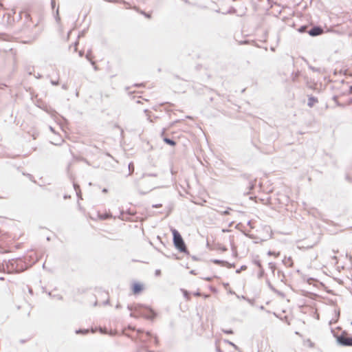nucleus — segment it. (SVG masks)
<instances>
[{
    "label": "nucleus",
    "mask_w": 352,
    "mask_h": 352,
    "mask_svg": "<svg viewBox=\"0 0 352 352\" xmlns=\"http://www.w3.org/2000/svg\"><path fill=\"white\" fill-rule=\"evenodd\" d=\"M30 268L24 257L9 259L6 262L7 272L9 273H21Z\"/></svg>",
    "instance_id": "2"
},
{
    "label": "nucleus",
    "mask_w": 352,
    "mask_h": 352,
    "mask_svg": "<svg viewBox=\"0 0 352 352\" xmlns=\"http://www.w3.org/2000/svg\"><path fill=\"white\" fill-rule=\"evenodd\" d=\"M126 329H128V330H130V331H136L138 335H140L141 333H145L146 336L148 338H152L153 337V334L151 333V331H145L142 329H136L135 327H133V326H132L131 324H129L126 328H124L123 331H124V330H126Z\"/></svg>",
    "instance_id": "8"
},
{
    "label": "nucleus",
    "mask_w": 352,
    "mask_h": 352,
    "mask_svg": "<svg viewBox=\"0 0 352 352\" xmlns=\"http://www.w3.org/2000/svg\"><path fill=\"white\" fill-rule=\"evenodd\" d=\"M247 268H248V267L246 265H243L241 266L240 268H239L236 270V273L239 274L241 271L245 270Z\"/></svg>",
    "instance_id": "35"
},
{
    "label": "nucleus",
    "mask_w": 352,
    "mask_h": 352,
    "mask_svg": "<svg viewBox=\"0 0 352 352\" xmlns=\"http://www.w3.org/2000/svg\"><path fill=\"white\" fill-rule=\"evenodd\" d=\"M335 313H336V316L337 318V320H338L339 318H340V309H338V310L336 309L335 310Z\"/></svg>",
    "instance_id": "50"
},
{
    "label": "nucleus",
    "mask_w": 352,
    "mask_h": 352,
    "mask_svg": "<svg viewBox=\"0 0 352 352\" xmlns=\"http://www.w3.org/2000/svg\"><path fill=\"white\" fill-rule=\"evenodd\" d=\"M129 170L130 172V174H131L134 171V165L133 162H130L128 165Z\"/></svg>",
    "instance_id": "37"
},
{
    "label": "nucleus",
    "mask_w": 352,
    "mask_h": 352,
    "mask_svg": "<svg viewBox=\"0 0 352 352\" xmlns=\"http://www.w3.org/2000/svg\"><path fill=\"white\" fill-rule=\"evenodd\" d=\"M204 280H206L207 281H211L212 280V277H206L203 278Z\"/></svg>",
    "instance_id": "59"
},
{
    "label": "nucleus",
    "mask_w": 352,
    "mask_h": 352,
    "mask_svg": "<svg viewBox=\"0 0 352 352\" xmlns=\"http://www.w3.org/2000/svg\"><path fill=\"white\" fill-rule=\"evenodd\" d=\"M73 186H74V188L76 192V195L78 197V199H82L81 197V191H80V186L75 183V182H73Z\"/></svg>",
    "instance_id": "13"
},
{
    "label": "nucleus",
    "mask_w": 352,
    "mask_h": 352,
    "mask_svg": "<svg viewBox=\"0 0 352 352\" xmlns=\"http://www.w3.org/2000/svg\"><path fill=\"white\" fill-rule=\"evenodd\" d=\"M222 331L226 333V334H229V335H231V334H233L234 333V331L232 329H222Z\"/></svg>",
    "instance_id": "39"
},
{
    "label": "nucleus",
    "mask_w": 352,
    "mask_h": 352,
    "mask_svg": "<svg viewBox=\"0 0 352 352\" xmlns=\"http://www.w3.org/2000/svg\"><path fill=\"white\" fill-rule=\"evenodd\" d=\"M153 338H154V343H155V344L157 345V346L159 345L160 341H159V339H158L157 336H155L153 337Z\"/></svg>",
    "instance_id": "48"
},
{
    "label": "nucleus",
    "mask_w": 352,
    "mask_h": 352,
    "mask_svg": "<svg viewBox=\"0 0 352 352\" xmlns=\"http://www.w3.org/2000/svg\"><path fill=\"white\" fill-rule=\"evenodd\" d=\"M194 296H201V293L199 292V291H197L196 292H195L194 294Z\"/></svg>",
    "instance_id": "58"
},
{
    "label": "nucleus",
    "mask_w": 352,
    "mask_h": 352,
    "mask_svg": "<svg viewBox=\"0 0 352 352\" xmlns=\"http://www.w3.org/2000/svg\"><path fill=\"white\" fill-rule=\"evenodd\" d=\"M333 336L336 338L337 343L342 346H352V336L348 333L346 331H343L340 335H337L331 330Z\"/></svg>",
    "instance_id": "5"
},
{
    "label": "nucleus",
    "mask_w": 352,
    "mask_h": 352,
    "mask_svg": "<svg viewBox=\"0 0 352 352\" xmlns=\"http://www.w3.org/2000/svg\"><path fill=\"white\" fill-rule=\"evenodd\" d=\"M100 332L102 334H109L111 336H115L118 335V332L116 331H111L110 332H107V329H102V328L100 329Z\"/></svg>",
    "instance_id": "17"
},
{
    "label": "nucleus",
    "mask_w": 352,
    "mask_h": 352,
    "mask_svg": "<svg viewBox=\"0 0 352 352\" xmlns=\"http://www.w3.org/2000/svg\"><path fill=\"white\" fill-rule=\"evenodd\" d=\"M166 129L165 128H163L162 130V132L160 133V136L161 138L163 139V137H166V135H165V132H166Z\"/></svg>",
    "instance_id": "49"
},
{
    "label": "nucleus",
    "mask_w": 352,
    "mask_h": 352,
    "mask_svg": "<svg viewBox=\"0 0 352 352\" xmlns=\"http://www.w3.org/2000/svg\"><path fill=\"white\" fill-rule=\"evenodd\" d=\"M267 254L271 256V255H274L275 256H278L280 255V252H275L274 251H271V250H269L268 252H267Z\"/></svg>",
    "instance_id": "40"
},
{
    "label": "nucleus",
    "mask_w": 352,
    "mask_h": 352,
    "mask_svg": "<svg viewBox=\"0 0 352 352\" xmlns=\"http://www.w3.org/2000/svg\"><path fill=\"white\" fill-rule=\"evenodd\" d=\"M162 206V204H153L152 205V208H160Z\"/></svg>",
    "instance_id": "51"
},
{
    "label": "nucleus",
    "mask_w": 352,
    "mask_h": 352,
    "mask_svg": "<svg viewBox=\"0 0 352 352\" xmlns=\"http://www.w3.org/2000/svg\"><path fill=\"white\" fill-rule=\"evenodd\" d=\"M146 176L148 177H157V175L156 173H144L142 177H144Z\"/></svg>",
    "instance_id": "42"
},
{
    "label": "nucleus",
    "mask_w": 352,
    "mask_h": 352,
    "mask_svg": "<svg viewBox=\"0 0 352 352\" xmlns=\"http://www.w3.org/2000/svg\"><path fill=\"white\" fill-rule=\"evenodd\" d=\"M76 334H87L88 332H89V329H78L77 330H76Z\"/></svg>",
    "instance_id": "25"
},
{
    "label": "nucleus",
    "mask_w": 352,
    "mask_h": 352,
    "mask_svg": "<svg viewBox=\"0 0 352 352\" xmlns=\"http://www.w3.org/2000/svg\"><path fill=\"white\" fill-rule=\"evenodd\" d=\"M102 192H104V193H107L108 192V189L106 188H104L102 190Z\"/></svg>",
    "instance_id": "64"
},
{
    "label": "nucleus",
    "mask_w": 352,
    "mask_h": 352,
    "mask_svg": "<svg viewBox=\"0 0 352 352\" xmlns=\"http://www.w3.org/2000/svg\"><path fill=\"white\" fill-rule=\"evenodd\" d=\"M11 36L6 33H0V40L10 41Z\"/></svg>",
    "instance_id": "23"
},
{
    "label": "nucleus",
    "mask_w": 352,
    "mask_h": 352,
    "mask_svg": "<svg viewBox=\"0 0 352 352\" xmlns=\"http://www.w3.org/2000/svg\"><path fill=\"white\" fill-rule=\"evenodd\" d=\"M109 302H110L109 300V299H107V300H106L105 301H104V302H102V304H103L104 305H106L109 304Z\"/></svg>",
    "instance_id": "61"
},
{
    "label": "nucleus",
    "mask_w": 352,
    "mask_h": 352,
    "mask_svg": "<svg viewBox=\"0 0 352 352\" xmlns=\"http://www.w3.org/2000/svg\"><path fill=\"white\" fill-rule=\"evenodd\" d=\"M104 1H107V2H109V3H122L124 5H128L129 4L124 0H104Z\"/></svg>",
    "instance_id": "21"
},
{
    "label": "nucleus",
    "mask_w": 352,
    "mask_h": 352,
    "mask_svg": "<svg viewBox=\"0 0 352 352\" xmlns=\"http://www.w3.org/2000/svg\"><path fill=\"white\" fill-rule=\"evenodd\" d=\"M236 13V9L232 6H231L227 11L223 12V14H234Z\"/></svg>",
    "instance_id": "18"
},
{
    "label": "nucleus",
    "mask_w": 352,
    "mask_h": 352,
    "mask_svg": "<svg viewBox=\"0 0 352 352\" xmlns=\"http://www.w3.org/2000/svg\"><path fill=\"white\" fill-rule=\"evenodd\" d=\"M280 274H282L283 277H285V275H284L283 272L282 271H280V270H278V276H280Z\"/></svg>",
    "instance_id": "60"
},
{
    "label": "nucleus",
    "mask_w": 352,
    "mask_h": 352,
    "mask_svg": "<svg viewBox=\"0 0 352 352\" xmlns=\"http://www.w3.org/2000/svg\"><path fill=\"white\" fill-rule=\"evenodd\" d=\"M235 264L234 263H230L228 261V263L225 264V267H227L228 268H233L234 267Z\"/></svg>",
    "instance_id": "45"
},
{
    "label": "nucleus",
    "mask_w": 352,
    "mask_h": 352,
    "mask_svg": "<svg viewBox=\"0 0 352 352\" xmlns=\"http://www.w3.org/2000/svg\"><path fill=\"white\" fill-rule=\"evenodd\" d=\"M23 257L24 258H25L26 261H28V265H30V267L39 260V258L38 257L36 252L32 250L28 251V254L23 256Z\"/></svg>",
    "instance_id": "6"
},
{
    "label": "nucleus",
    "mask_w": 352,
    "mask_h": 352,
    "mask_svg": "<svg viewBox=\"0 0 352 352\" xmlns=\"http://www.w3.org/2000/svg\"><path fill=\"white\" fill-rule=\"evenodd\" d=\"M211 262L214 263V264H216V265H221V266H225V264L228 263L227 261L221 260V259H216V258L212 259Z\"/></svg>",
    "instance_id": "14"
},
{
    "label": "nucleus",
    "mask_w": 352,
    "mask_h": 352,
    "mask_svg": "<svg viewBox=\"0 0 352 352\" xmlns=\"http://www.w3.org/2000/svg\"><path fill=\"white\" fill-rule=\"evenodd\" d=\"M266 283L267 284V286L269 287V288L273 292V291H276V288L272 285V283H270V281L269 280H266Z\"/></svg>",
    "instance_id": "38"
},
{
    "label": "nucleus",
    "mask_w": 352,
    "mask_h": 352,
    "mask_svg": "<svg viewBox=\"0 0 352 352\" xmlns=\"http://www.w3.org/2000/svg\"><path fill=\"white\" fill-rule=\"evenodd\" d=\"M345 179L348 182L352 183V177H351L349 175L346 174L345 176Z\"/></svg>",
    "instance_id": "46"
},
{
    "label": "nucleus",
    "mask_w": 352,
    "mask_h": 352,
    "mask_svg": "<svg viewBox=\"0 0 352 352\" xmlns=\"http://www.w3.org/2000/svg\"><path fill=\"white\" fill-rule=\"evenodd\" d=\"M323 28L320 25H314L309 28V30H307V34L311 36H317L323 33Z\"/></svg>",
    "instance_id": "7"
},
{
    "label": "nucleus",
    "mask_w": 352,
    "mask_h": 352,
    "mask_svg": "<svg viewBox=\"0 0 352 352\" xmlns=\"http://www.w3.org/2000/svg\"><path fill=\"white\" fill-rule=\"evenodd\" d=\"M256 179H251L250 182H249V186H248V188L250 190H252L254 189L255 186H256Z\"/></svg>",
    "instance_id": "22"
},
{
    "label": "nucleus",
    "mask_w": 352,
    "mask_h": 352,
    "mask_svg": "<svg viewBox=\"0 0 352 352\" xmlns=\"http://www.w3.org/2000/svg\"><path fill=\"white\" fill-rule=\"evenodd\" d=\"M155 275L156 276H159L161 275V270H156L155 272Z\"/></svg>",
    "instance_id": "55"
},
{
    "label": "nucleus",
    "mask_w": 352,
    "mask_h": 352,
    "mask_svg": "<svg viewBox=\"0 0 352 352\" xmlns=\"http://www.w3.org/2000/svg\"><path fill=\"white\" fill-rule=\"evenodd\" d=\"M306 282H307L308 284L311 285V284H312L314 282L319 283V280H317V279H316V278H315L309 277V278H307L306 279Z\"/></svg>",
    "instance_id": "27"
},
{
    "label": "nucleus",
    "mask_w": 352,
    "mask_h": 352,
    "mask_svg": "<svg viewBox=\"0 0 352 352\" xmlns=\"http://www.w3.org/2000/svg\"><path fill=\"white\" fill-rule=\"evenodd\" d=\"M144 86V83H135L133 85V87H142Z\"/></svg>",
    "instance_id": "52"
},
{
    "label": "nucleus",
    "mask_w": 352,
    "mask_h": 352,
    "mask_svg": "<svg viewBox=\"0 0 352 352\" xmlns=\"http://www.w3.org/2000/svg\"><path fill=\"white\" fill-rule=\"evenodd\" d=\"M269 268L272 270V272L274 274L275 270L276 269V265L275 263L270 262L268 264Z\"/></svg>",
    "instance_id": "26"
},
{
    "label": "nucleus",
    "mask_w": 352,
    "mask_h": 352,
    "mask_svg": "<svg viewBox=\"0 0 352 352\" xmlns=\"http://www.w3.org/2000/svg\"><path fill=\"white\" fill-rule=\"evenodd\" d=\"M92 57H93V56H92V51L90 49V50H87V54L85 55V58H86L87 60H88L91 63V64L92 65H94L95 63L91 60Z\"/></svg>",
    "instance_id": "15"
},
{
    "label": "nucleus",
    "mask_w": 352,
    "mask_h": 352,
    "mask_svg": "<svg viewBox=\"0 0 352 352\" xmlns=\"http://www.w3.org/2000/svg\"><path fill=\"white\" fill-rule=\"evenodd\" d=\"M230 210H232V209L230 208H228L226 210L219 212L221 213V215L226 216L230 214Z\"/></svg>",
    "instance_id": "33"
},
{
    "label": "nucleus",
    "mask_w": 352,
    "mask_h": 352,
    "mask_svg": "<svg viewBox=\"0 0 352 352\" xmlns=\"http://www.w3.org/2000/svg\"><path fill=\"white\" fill-rule=\"evenodd\" d=\"M170 231L173 234V243L175 249H177L180 253H184L187 256H190L186 243L180 232L174 228H171Z\"/></svg>",
    "instance_id": "3"
},
{
    "label": "nucleus",
    "mask_w": 352,
    "mask_h": 352,
    "mask_svg": "<svg viewBox=\"0 0 352 352\" xmlns=\"http://www.w3.org/2000/svg\"><path fill=\"white\" fill-rule=\"evenodd\" d=\"M140 13L144 15L146 19H151L152 16L151 12H146L145 11L141 10Z\"/></svg>",
    "instance_id": "30"
},
{
    "label": "nucleus",
    "mask_w": 352,
    "mask_h": 352,
    "mask_svg": "<svg viewBox=\"0 0 352 352\" xmlns=\"http://www.w3.org/2000/svg\"><path fill=\"white\" fill-rule=\"evenodd\" d=\"M190 274H192V275H195L197 273H196L195 270H192L190 271Z\"/></svg>",
    "instance_id": "63"
},
{
    "label": "nucleus",
    "mask_w": 352,
    "mask_h": 352,
    "mask_svg": "<svg viewBox=\"0 0 352 352\" xmlns=\"http://www.w3.org/2000/svg\"><path fill=\"white\" fill-rule=\"evenodd\" d=\"M253 263L256 265L258 268H261L262 266V264H261V261L259 260L258 258V256H256L254 259H253Z\"/></svg>",
    "instance_id": "20"
},
{
    "label": "nucleus",
    "mask_w": 352,
    "mask_h": 352,
    "mask_svg": "<svg viewBox=\"0 0 352 352\" xmlns=\"http://www.w3.org/2000/svg\"><path fill=\"white\" fill-rule=\"evenodd\" d=\"M6 262L7 261L6 260H4L3 261V264L0 265V272H6L7 271V269H6Z\"/></svg>",
    "instance_id": "32"
},
{
    "label": "nucleus",
    "mask_w": 352,
    "mask_h": 352,
    "mask_svg": "<svg viewBox=\"0 0 352 352\" xmlns=\"http://www.w3.org/2000/svg\"><path fill=\"white\" fill-rule=\"evenodd\" d=\"M127 309L131 311L130 317L132 318H138V316H136L135 313L148 320H154L157 316V313L151 307L143 304L128 305Z\"/></svg>",
    "instance_id": "1"
},
{
    "label": "nucleus",
    "mask_w": 352,
    "mask_h": 352,
    "mask_svg": "<svg viewBox=\"0 0 352 352\" xmlns=\"http://www.w3.org/2000/svg\"><path fill=\"white\" fill-rule=\"evenodd\" d=\"M122 335H124V336H126L127 338H129L131 339V340H133V341H135V338H134L133 336H131V334H129V333H126L123 332V333H122Z\"/></svg>",
    "instance_id": "44"
},
{
    "label": "nucleus",
    "mask_w": 352,
    "mask_h": 352,
    "mask_svg": "<svg viewBox=\"0 0 352 352\" xmlns=\"http://www.w3.org/2000/svg\"><path fill=\"white\" fill-rule=\"evenodd\" d=\"M5 87H7V85L5 83H0V89H3Z\"/></svg>",
    "instance_id": "56"
},
{
    "label": "nucleus",
    "mask_w": 352,
    "mask_h": 352,
    "mask_svg": "<svg viewBox=\"0 0 352 352\" xmlns=\"http://www.w3.org/2000/svg\"><path fill=\"white\" fill-rule=\"evenodd\" d=\"M111 217V214H103L101 216H100V219L102 220L107 219Z\"/></svg>",
    "instance_id": "34"
},
{
    "label": "nucleus",
    "mask_w": 352,
    "mask_h": 352,
    "mask_svg": "<svg viewBox=\"0 0 352 352\" xmlns=\"http://www.w3.org/2000/svg\"><path fill=\"white\" fill-rule=\"evenodd\" d=\"M124 213H126L131 217L134 215V213L133 212H131L130 210H127L126 212H124V210H120V215L119 216L120 219H121L122 221H131V219L129 218H126V217H124Z\"/></svg>",
    "instance_id": "10"
},
{
    "label": "nucleus",
    "mask_w": 352,
    "mask_h": 352,
    "mask_svg": "<svg viewBox=\"0 0 352 352\" xmlns=\"http://www.w3.org/2000/svg\"><path fill=\"white\" fill-rule=\"evenodd\" d=\"M265 274V270L263 267L261 268H259V272L258 273V278L259 279L262 278Z\"/></svg>",
    "instance_id": "28"
},
{
    "label": "nucleus",
    "mask_w": 352,
    "mask_h": 352,
    "mask_svg": "<svg viewBox=\"0 0 352 352\" xmlns=\"http://www.w3.org/2000/svg\"><path fill=\"white\" fill-rule=\"evenodd\" d=\"M309 25H301L299 27V28L298 29V31L300 33H305V32L307 33V30H309Z\"/></svg>",
    "instance_id": "19"
},
{
    "label": "nucleus",
    "mask_w": 352,
    "mask_h": 352,
    "mask_svg": "<svg viewBox=\"0 0 352 352\" xmlns=\"http://www.w3.org/2000/svg\"><path fill=\"white\" fill-rule=\"evenodd\" d=\"M144 285L139 282H134L131 285V290L133 294H140L144 290Z\"/></svg>",
    "instance_id": "9"
},
{
    "label": "nucleus",
    "mask_w": 352,
    "mask_h": 352,
    "mask_svg": "<svg viewBox=\"0 0 352 352\" xmlns=\"http://www.w3.org/2000/svg\"><path fill=\"white\" fill-rule=\"evenodd\" d=\"M55 19H56V21L57 22L60 21V16H59V10H58V8L56 9V16H55Z\"/></svg>",
    "instance_id": "41"
},
{
    "label": "nucleus",
    "mask_w": 352,
    "mask_h": 352,
    "mask_svg": "<svg viewBox=\"0 0 352 352\" xmlns=\"http://www.w3.org/2000/svg\"><path fill=\"white\" fill-rule=\"evenodd\" d=\"M163 141L164 143H166L168 145H170L171 146H175L177 144L176 141H175L173 139L169 138L168 137H163Z\"/></svg>",
    "instance_id": "12"
},
{
    "label": "nucleus",
    "mask_w": 352,
    "mask_h": 352,
    "mask_svg": "<svg viewBox=\"0 0 352 352\" xmlns=\"http://www.w3.org/2000/svg\"><path fill=\"white\" fill-rule=\"evenodd\" d=\"M162 254L166 256L167 258H172L173 259H175V260H180L181 259V257L177 256L176 254H172L171 255H168V254H166L165 253H163Z\"/></svg>",
    "instance_id": "24"
},
{
    "label": "nucleus",
    "mask_w": 352,
    "mask_h": 352,
    "mask_svg": "<svg viewBox=\"0 0 352 352\" xmlns=\"http://www.w3.org/2000/svg\"><path fill=\"white\" fill-rule=\"evenodd\" d=\"M191 256V258H192V259L193 261H199V258L197 256Z\"/></svg>",
    "instance_id": "57"
},
{
    "label": "nucleus",
    "mask_w": 352,
    "mask_h": 352,
    "mask_svg": "<svg viewBox=\"0 0 352 352\" xmlns=\"http://www.w3.org/2000/svg\"><path fill=\"white\" fill-rule=\"evenodd\" d=\"M25 22L23 27L21 30V32H23L24 34H26L28 36H30V37H32L33 39H35L38 34V32H34V29L36 28L37 24L33 23V22L32 21L30 15L28 13L25 14Z\"/></svg>",
    "instance_id": "4"
},
{
    "label": "nucleus",
    "mask_w": 352,
    "mask_h": 352,
    "mask_svg": "<svg viewBox=\"0 0 352 352\" xmlns=\"http://www.w3.org/2000/svg\"><path fill=\"white\" fill-rule=\"evenodd\" d=\"M50 82L52 83V85L55 86L58 85V80H51Z\"/></svg>",
    "instance_id": "53"
},
{
    "label": "nucleus",
    "mask_w": 352,
    "mask_h": 352,
    "mask_svg": "<svg viewBox=\"0 0 352 352\" xmlns=\"http://www.w3.org/2000/svg\"><path fill=\"white\" fill-rule=\"evenodd\" d=\"M216 351L217 352H223V351L218 346H216Z\"/></svg>",
    "instance_id": "62"
},
{
    "label": "nucleus",
    "mask_w": 352,
    "mask_h": 352,
    "mask_svg": "<svg viewBox=\"0 0 352 352\" xmlns=\"http://www.w3.org/2000/svg\"><path fill=\"white\" fill-rule=\"evenodd\" d=\"M227 343H228L230 345H231L234 349L237 350L238 351H239V348L238 346H236L235 344H234L233 342L229 341V340H226V341Z\"/></svg>",
    "instance_id": "36"
},
{
    "label": "nucleus",
    "mask_w": 352,
    "mask_h": 352,
    "mask_svg": "<svg viewBox=\"0 0 352 352\" xmlns=\"http://www.w3.org/2000/svg\"><path fill=\"white\" fill-rule=\"evenodd\" d=\"M56 6V1H51V7L52 9L54 10Z\"/></svg>",
    "instance_id": "54"
},
{
    "label": "nucleus",
    "mask_w": 352,
    "mask_h": 352,
    "mask_svg": "<svg viewBox=\"0 0 352 352\" xmlns=\"http://www.w3.org/2000/svg\"><path fill=\"white\" fill-rule=\"evenodd\" d=\"M273 292L277 294L278 295H279L280 296H285L283 292H280V291H279V290H278L276 289V291H273Z\"/></svg>",
    "instance_id": "47"
},
{
    "label": "nucleus",
    "mask_w": 352,
    "mask_h": 352,
    "mask_svg": "<svg viewBox=\"0 0 352 352\" xmlns=\"http://www.w3.org/2000/svg\"><path fill=\"white\" fill-rule=\"evenodd\" d=\"M338 97L337 96H333V100L336 102L337 105L340 106V107H342L343 105L338 101Z\"/></svg>",
    "instance_id": "43"
},
{
    "label": "nucleus",
    "mask_w": 352,
    "mask_h": 352,
    "mask_svg": "<svg viewBox=\"0 0 352 352\" xmlns=\"http://www.w3.org/2000/svg\"><path fill=\"white\" fill-rule=\"evenodd\" d=\"M241 177L245 179V180H249L250 181L252 179H251V175L249 174V173H243V174H241Z\"/></svg>",
    "instance_id": "29"
},
{
    "label": "nucleus",
    "mask_w": 352,
    "mask_h": 352,
    "mask_svg": "<svg viewBox=\"0 0 352 352\" xmlns=\"http://www.w3.org/2000/svg\"><path fill=\"white\" fill-rule=\"evenodd\" d=\"M309 69H310L311 70H312L314 72L321 73V68L315 67L312 65H309Z\"/></svg>",
    "instance_id": "31"
},
{
    "label": "nucleus",
    "mask_w": 352,
    "mask_h": 352,
    "mask_svg": "<svg viewBox=\"0 0 352 352\" xmlns=\"http://www.w3.org/2000/svg\"><path fill=\"white\" fill-rule=\"evenodd\" d=\"M318 102V100L316 97H315L312 95L308 96V102H307L308 107H313L315 105V104L317 103Z\"/></svg>",
    "instance_id": "11"
},
{
    "label": "nucleus",
    "mask_w": 352,
    "mask_h": 352,
    "mask_svg": "<svg viewBox=\"0 0 352 352\" xmlns=\"http://www.w3.org/2000/svg\"><path fill=\"white\" fill-rule=\"evenodd\" d=\"M283 263L286 266H288V267H292L293 266V261H292L291 257H288V258L285 257L283 260Z\"/></svg>",
    "instance_id": "16"
}]
</instances>
